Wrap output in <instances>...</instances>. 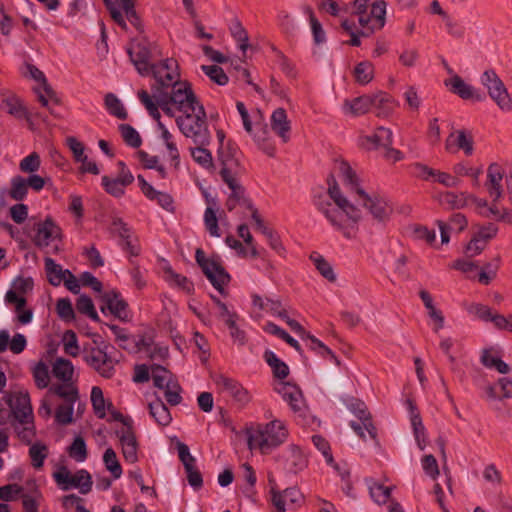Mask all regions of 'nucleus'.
Instances as JSON below:
<instances>
[{"label": "nucleus", "instance_id": "31", "mask_svg": "<svg viewBox=\"0 0 512 512\" xmlns=\"http://www.w3.org/2000/svg\"><path fill=\"white\" fill-rule=\"evenodd\" d=\"M207 208L204 213V223L205 227L208 230L209 234L212 237H220V230L218 226V217L217 212L219 211V207L217 206L214 199L210 198L208 195L206 197Z\"/></svg>", "mask_w": 512, "mask_h": 512}, {"label": "nucleus", "instance_id": "12", "mask_svg": "<svg viewBox=\"0 0 512 512\" xmlns=\"http://www.w3.org/2000/svg\"><path fill=\"white\" fill-rule=\"evenodd\" d=\"M386 6L385 1H376L371 5L370 14L365 12L357 15L358 22L363 28V31H361L363 36H368L384 27Z\"/></svg>", "mask_w": 512, "mask_h": 512}, {"label": "nucleus", "instance_id": "5", "mask_svg": "<svg viewBox=\"0 0 512 512\" xmlns=\"http://www.w3.org/2000/svg\"><path fill=\"white\" fill-rule=\"evenodd\" d=\"M180 131L196 144L207 145L209 143V132L206 121V112L200 104L191 109V114L181 115L176 119Z\"/></svg>", "mask_w": 512, "mask_h": 512}, {"label": "nucleus", "instance_id": "53", "mask_svg": "<svg viewBox=\"0 0 512 512\" xmlns=\"http://www.w3.org/2000/svg\"><path fill=\"white\" fill-rule=\"evenodd\" d=\"M203 146L204 145H199L198 147L191 149V155L193 159L203 168L210 169L213 167L212 155Z\"/></svg>", "mask_w": 512, "mask_h": 512}, {"label": "nucleus", "instance_id": "14", "mask_svg": "<svg viewBox=\"0 0 512 512\" xmlns=\"http://www.w3.org/2000/svg\"><path fill=\"white\" fill-rule=\"evenodd\" d=\"M85 362L90 365L101 377L110 379L115 373V365L117 363L103 349L96 347L91 348L84 356Z\"/></svg>", "mask_w": 512, "mask_h": 512}, {"label": "nucleus", "instance_id": "60", "mask_svg": "<svg viewBox=\"0 0 512 512\" xmlns=\"http://www.w3.org/2000/svg\"><path fill=\"white\" fill-rule=\"evenodd\" d=\"M165 398L171 405H177L181 402L182 398L180 395L181 387L174 379L168 384L164 385Z\"/></svg>", "mask_w": 512, "mask_h": 512}, {"label": "nucleus", "instance_id": "15", "mask_svg": "<svg viewBox=\"0 0 512 512\" xmlns=\"http://www.w3.org/2000/svg\"><path fill=\"white\" fill-rule=\"evenodd\" d=\"M128 54L135 68L141 75H149L153 65L150 64L151 49L146 40L134 41L128 48Z\"/></svg>", "mask_w": 512, "mask_h": 512}, {"label": "nucleus", "instance_id": "35", "mask_svg": "<svg viewBox=\"0 0 512 512\" xmlns=\"http://www.w3.org/2000/svg\"><path fill=\"white\" fill-rule=\"evenodd\" d=\"M367 485L371 498L377 504H385L391 495V487L384 486L383 484L370 478L367 480Z\"/></svg>", "mask_w": 512, "mask_h": 512}, {"label": "nucleus", "instance_id": "46", "mask_svg": "<svg viewBox=\"0 0 512 512\" xmlns=\"http://www.w3.org/2000/svg\"><path fill=\"white\" fill-rule=\"evenodd\" d=\"M264 357L268 365L272 368L275 377L284 379L288 376V366L283 361H281L272 351H266Z\"/></svg>", "mask_w": 512, "mask_h": 512}, {"label": "nucleus", "instance_id": "25", "mask_svg": "<svg viewBox=\"0 0 512 512\" xmlns=\"http://www.w3.org/2000/svg\"><path fill=\"white\" fill-rule=\"evenodd\" d=\"M279 392L282 394L284 400L289 403L294 412H301L305 409L306 404L302 392L297 386L283 383L279 388Z\"/></svg>", "mask_w": 512, "mask_h": 512}, {"label": "nucleus", "instance_id": "11", "mask_svg": "<svg viewBox=\"0 0 512 512\" xmlns=\"http://www.w3.org/2000/svg\"><path fill=\"white\" fill-rule=\"evenodd\" d=\"M486 190L490 192H512V168L506 170L498 162H491L486 169Z\"/></svg>", "mask_w": 512, "mask_h": 512}, {"label": "nucleus", "instance_id": "56", "mask_svg": "<svg viewBox=\"0 0 512 512\" xmlns=\"http://www.w3.org/2000/svg\"><path fill=\"white\" fill-rule=\"evenodd\" d=\"M237 234L240 238L243 239L244 243L249 247L251 257H258L259 251L254 243L249 227L246 224L239 225L237 228Z\"/></svg>", "mask_w": 512, "mask_h": 512}, {"label": "nucleus", "instance_id": "44", "mask_svg": "<svg viewBox=\"0 0 512 512\" xmlns=\"http://www.w3.org/2000/svg\"><path fill=\"white\" fill-rule=\"evenodd\" d=\"M165 279L171 285H174L186 293H191L194 290L193 283L188 280L185 276L176 273L170 267L165 268Z\"/></svg>", "mask_w": 512, "mask_h": 512}, {"label": "nucleus", "instance_id": "7", "mask_svg": "<svg viewBox=\"0 0 512 512\" xmlns=\"http://www.w3.org/2000/svg\"><path fill=\"white\" fill-rule=\"evenodd\" d=\"M471 202L478 213L486 218L501 220L509 213L506 194L471 195Z\"/></svg>", "mask_w": 512, "mask_h": 512}, {"label": "nucleus", "instance_id": "3", "mask_svg": "<svg viewBox=\"0 0 512 512\" xmlns=\"http://www.w3.org/2000/svg\"><path fill=\"white\" fill-rule=\"evenodd\" d=\"M158 105L166 115L175 117L177 111H187L200 103L192 91L191 85L187 81H180L172 86L169 95L159 94Z\"/></svg>", "mask_w": 512, "mask_h": 512}, {"label": "nucleus", "instance_id": "42", "mask_svg": "<svg viewBox=\"0 0 512 512\" xmlns=\"http://www.w3.org/2000/svg\"><path fill=\"white\" fill-rule=\"evenodd\" d=\"M394 100L385 93H380L372 97V106L378 110V116L387 117L392 114L394 109Z\"/></svg>", "mask_w": 512, "mask_h": 512}, {"label": "nucleus", "instance_id": "13", "mask_svg": "<svg viewBox=\"0 0 512 512\" xmlns=\"http://www.w3.org/2000/svg\"><path fill=\"white\" fill-rule=\"evenodd\" d=\"M150 73H152L154 79L159 88H168L180 82V73L178 62L173 58H168L161 61L157 65H153Z\"/></svg>", "mask_w": 512, "mask_h": 512}, {"label": "nucleus", "instance_id": "51", "mask_svg": "<svg viewBox=\"0 0 512 512\" xmlns=\"http://www.w3.org/2000/svg\"><path fill=\"white\" fill-rule=\"evenodd\" d=\"M50 392L63 398L67 403H74L78 399L77 389L69 382L54 386L50 389Z\"/></svg>", "mask_w": 512, "mask_h": 512}, {"label": "nucleus", "instance_id": "21", "mask_svg": "<svg viewBox=\"0 0 512 512\" xmlns=\"http://www.w3.org/2000/svg\"><path fill=\"white\" fill-rule=\"evenodd\" d=\"M9 406L14 417L22 424L32 419V407L27 392H17L11 396Z\"/></svg>", "mask_w": 512, "mask_h": 512}, {"label": "nucleus", "instance_id": "43", "mask_svg": "<svg viewBox=\"0 0 512 512\" xmlns=\"http://www.w3.org/2000/svg\"><path fill=\"white\" fill-rule=\"evenodd\" d=\"M31 464L35 469H41L48 456V447L42 442H36L29 448Z\"/></svg>", "mask_w": 512, "mask_h": 512}, {"label": "nucleus", "instance_id": "38", "mask_svg": "<svg viewBox=\"0 0 512 512\" xmlns=\"http://www.w3.org/2000/svg\"><path fill=\"white\" fill-rule=\"evenodd\" d=\"M52 372L56 378L67 383L72 380L74 366L67 359L57 358L53 363Z\"/></svg>", "mask_w": 512, "mask_h": 512}, {"label": "nucleus", "instance_id": "9", "mask_svg": "<svg viewBox=\"0 0 512 512\" xmlns=\"http://www.w3.org/2000/svg\"><path fill=\"white\" fill-rule=\"evenodd\" d=\"M195 258L211 284L220 293L224 294V286L230 281V276L223 266L217 260L207 258L204 251L200 248L196 250Z\"/></svg>", "mask_w": 512, "mask_h": 512}, {"label": "nucleus", "instance_id": "62", "mask_svg": "<svg viewBox=\"0 0 512 512\" xmlns=\"http://www.w3.org/2000/svg\"><path fill=\"white\" fill-rule=\"evenodd\" d=\"M63 346L66 354L76 357L79 354V346L76 334L72 330H68L63 335Z\"/></svg>", "mask_w": 512, "mask_h": 512}, {"label": "nucleus", "instance_id": "59", "mask_svg": "<svg viewBox=\"0 0 512 512\" xmlns=\"http://www.w3.org/2000/svg\"><path fill=\"white\" fill-rule=\"evenodd\" d=\"M497 233L498 227L493 223H488L486 225L480 226L473 236L481 241L484 245H487L491 239L496 237Z\"/></svg>", "mask_w": 512, "mask_h": 512}, {"label": "nucleus", "instance_id": "52", "mask_svg": "<svg viewBox=\"0 0 512 512\" xmlns=\"http://www.w3.org/2000/svg\"><path fill=\"white\" fill-rule=\"evenodd\" d=\"M32 372L35 384L38 388L44 389L49 385V370L48 366L44 362L37 363Z\"/></svg>", "mask_w": 512, "mask_h": 512}, {"label": "nucleus", "instance_id": "37", "mask_svg": "<svg viewBox=\"0 0 512 512\" xmlns=\"http://www.w3.org/2000/svg\"><path fill=\"white\" fill-rule=\"evenodd\" d=\"M352 412L358 417L363 424L365 430L369 433L372 438L376 437V429L372 424L371 415L367 411L366 406L361 401H356L351 405Z\"/></svg>", "mask_w": 512, "mask_h": 512}, {"label": "nucleus", "instance_id": "20", "mask_svg": "<svg viewBox=\"0 0 512 512\" xmlns=\"http://www.w3.org/2000/svg\"><path fill=\"white\" fill-rule=\"evenodd\" d=\"M112 19L120 25L122 28H126V22L124 20L123 14L117 9L116 5H119L127 19L135 24L138 21L137 13L134 9V0H104Z\"/></svg>", "mask_w": 512, "mask_h": 512}, {"label": "nucleus", "instance_id": "26", "mask_svg": "<svg viewBox=\"0 0 512 512\" xmlns=\"http://www.w3.org/2000/svg\"><path fill=\"white\" fill-rule=\"evenodd\" d=\"M473 137L464 130H458L449 135L446 140L445 148L451 151L453 144L463 150L465 155L470 156L473 153Z\"/></svg>", "mask_w": 512, "mask_h": 512}, {"label": "nucleus", "instance_id": "58", "mask_svg": "<svg viewBox=\"0 0 512 512\" xmlns=\"http://www.w3.org/2000/svg\"><path fill=\"white\" fill-rule=\"evenodd\" d=\"M91 402L95 413L103 418L105 416V399L100 387L94 386L91 390Z\"/></svg>", "mask_w": 512, "mask_h": 512}, {"label": "nucleus", "instance_id": "1", "mask_svg": "<svg viewBox=\"0 0 512 512\" xmlns=\"http://www.w3.org/2000/svg\"><path fill=\"white\" fill-rule=\"evenodd\" d=\"M318 206L329 222L348 240L357 238L356 223L361 217V207L379 221L388 218L392 212L382 194H320Z\"/></svg>", "mask_w": 512, "mask_h": 512}, {"label": "nucleus", "instance_id": "55", "mask_svg": "<svg viewBox=\"0 0 512 512\" xmlns=\"http://www.w3.org/2000/svg\"><path fill=\"white\" fill-rule=\"evenodd\" d=\"M252 303L254 307H257L260 310H267L273 314L278 311V308H281V302L279 300L269 298L264 299L256 294L252 296Z\"/></svg>", "mask_w": 512, "mask_h": 512}, {"label": "nucleus", "instance_id": "34", "mask_svg": "<svg viewBox=\"0 0 512 512\" xmlns=\"http://www.w3.org/2000/svg\"><path fill=\"white\" fill-rule=\"evenodd\" d=\"M255 127H252V133H249L256 142L263 143L270 139V131L267 124L264 123L263 113L258 109L253 115Z\"/></svg>", "mask_w": 512, "mask_h": 512}, {"label": "nucleus", "instance_id": "18", "mask_svg": "<svg viewBox=\"0 0 512 512\" xmlns=\"http://www.w3.org/2000/svg\"><path fill=\"white\" fill-rule=\"evenodd\" d=\"M278 461L282 462L285 470L294 474L303 471L308 463L300 447L295 444L289 445L287 449L278 456Z\"/></svg>", "mask_w": 512, "mask_h": 512}, {"label": "nucleus", "instance_id": "39", "mask_svg": "<svg viewBox=\"0 0 512 512\" xmlns=\"http://www.w3.org/2000/svg\"><path fill=\"white\" fill-rule=\"evenodd\" d=\"M148 408L150 415L159 425L167 426L171 422L170 412L160 399L149 403Z\"/></svg>", "mask_w": 512, "mask_h": 512}, {"label": "nucleus", "instance_id": "27", "mask_svg": "<svg viewBox=\"0 0 512 512\" xmlns=\"http://www.w3.org/2000/svg\"><path fill=\"white\" fill-rule=\"evenodd\" d=\"M272 493V503L276 507L278 512H285V504L289 502L291 504H299L303 496L295 488H288L283 492H277L275 490H271Z\"/></svg>", "mask_w": 512, "mask_h": 512}, {"label": "nucleus", "instance_id": "29", "mask_svg": "<svg viewBox=\"0 0 512 512\" xmlns=\"http://www.w3.org/2000/svg\"><path fill=\"white\" fill-rule=\"evenodd\" d=\"M27 345V340L23 334L17 333L10 339L8 331H0V353L10 349L14 354H19L24 351Z\"/></svg>", "mask_w": 512, "mask_h": 512}, {"label": "nucleus", "instance_id": "17", "mask_svg": "<svg viewBox=\"0 0 512 512\" xmlns=\"http://www.w3.org/2000/svg\"><path fill=\"white\" fill-rule=\"evenodd\" d=\"M35 236L33 242L36 246L43 248L56 240H61L62 231L51 218L35 224Z\"/></svg>", "mask_w": 512, "mask_h": 512}, {"label": "nucleus", "instance_id": "45", "mask_svg": "<svg viewBox=\"0 0 512 512\" xmlns=\"http://www.w3.org/2000/svg\"><path fill=\"white\" fill-rule=\"evenodd\" d=\"M45 269L48 275L49 282L58 286L65 279L66 273L69 270H62L61 266L56 264L51 258L45 259Z\"/></svg>", "mask_w": 512, "mask_h": 512}, {"label": "nucleus", "instance_id": "4", "mask_svg": "<svg viewBox=\"0 0 512 512\" xmlns=\"http://www.w3.org/2000/svg\"><path fill=\"white\" fill-rule=\"evenodd\" d=\"M216 136L219 143L218 159L222 165L220 172L222 180L233 191L245 189L239 175V162L235 157V149L229 142H225V133L222 130H217Z\"/></svg>", "mask_w": 512, "mask_h": 512}, {"label": "nucleus", "instance_id": "33", "mask_svg": "<svg viewBox=\"0 0 512 512\" xmlns=\"http://www.w3.org/2000/svg\"><path fill=\"white\" fill-rule=\"evenodd\" d=\"M438 202L445 209H462L471 202V196L466 194H439Z\"/></svg>", "mask_w": 512, "mask_h": 512}, {"label": "nucleus", "instance_id": "24", "mask_svg": "<svg viewBox=\"0 0 512 512\" xmlns=\"http://www.w3.org/2000/svg\"><path fill=\"white\" fill-rule=\"evenodd\" d=\"M102 300L109 311L120 320H127V303L120 297V294L114 290L106 292Z\"/></svg>", "mask_w": 512, "mask_h": 512}, {"label": "nucleus", "instance_id": "47", "mask_svg": "<svg viewBox=\"0 0 512 512\" xmlns=\"http://www.w3.org/2000/svg\"><path fill=\"white\" fill-rule=\"evenodd\" d=\"M138 97H139L140 101L142 102V104L145 106V108L148 110L149 114L154 119L159 120L160 119V112H159L160 106L158 105L159 94L157 96L152 97L148 94L147 91L140 90L138 92Z\"/></svg>", "mask_w": 512, "mask_h": 512}, {"label": "nucleus", "instance_id": "61", "mask_svg": "<svg viewBox=\"0 0 512 512\" xmlns=\"http://www.w3.org/2000/svg\"><path fill=\"white\" fill-rule=\"evenodd\" d=\"M40 163L39 154L33 152L21 160L19 169L24 173H34L39 169Z\"/></svg>", "mask_w": 512, "mask_h": 512}, {"label": "nucleus", "instance_id": "10", "mask_svg": "<svg viewBox=\"0 0 512 512\" xmlns=\"http://www.w3.org/2000/svg\"><path fill=\"white\" fill-rule=\"evenodd\" d=\"M53 478L64 491L78 488L82 494H87L92 488L91 475L83 469L72 474L67 467L62 466L53 473Z\"/></svg>", "mask_w": 512, "mask_h": 512}, {"label": "nucleus", "instance_id": "8", "mask_svg": "<svg viewBox=\"0 0 512 512\" xmlns=\"http://www.w3.org/2000/svg\"><path fill=\"white\" fill-rule=\"evenodd\" d=\"M481 83L487 89L489 97L502 111L512 109V98L509 95L504 83L493 70H486L481 75Z\"/></svg>", "mask_w": 512, "mask_h": 512}, {"label": "nucleus", "instance_id": "54", "mask_svg": "<svg viewBox=\"0 0 512 512\" xmlns=\"http://www.w3.org/2000/svg\"><path fill=\"white\" fill-rule=\"evenodd\" d=\"M70 457L78 462H83L87 458V449L82 437H76L68 449Z\"/></svg>", "mask_w": 512, "mask_h": 512}, {"label": "nucleus", "instance_id": "49", "mask_svg": "<svg viewBox=\"0 0 512 512\" xmlns=\"http://www.w3.org/2000/svg\"><path fill=\"white\" fill-rule=\"evenodd\" d=\"M103 462L106 469L111 472L114 478L118 479L122 474L121 465L117 459V455L112 448H107L103 455Z\"/></svg>", "mask_w": 512, "mask_h": 512}, {"label": "nucleus", "instance_id": "30", "mask_svg": "<svg viewBox=\"0 0 512 512\" xmlns=\"http://www.w3.org/2000/svg\"><path fill=\"white\" fill-rule=\"evenodd\" d=\"M119 174L115 178L103 177L102 183L107 190H119L127 187L134 180V177L122 162H119Z\"/></svg>", "mask_w": 512, "mask_h": 512}, {"label": "nucleus", "instance_id": "23", "mask_svg": "<svg viewBox=\"0 0 512 512\" xmlns=\"http://www.w3.org/2000/svg\"><path fill=\"white\" fill-rule=\"evenodd\" d=\"M418 295L427 310L429 318L434 324V332H439L444 327L443 313L435 306L432 295L426 289H420Z\"/></svg>", "mask_w": 512, "mask_h": 512}, {"label": "nucleus", "instance_id": "6", "mask_svg": "<svg viewBox=\"0 0 512 512\" xmlns=\"http://www.w3.org/2000/svg\"><path fill=\"white\" fill-rule=\"evenodd\" d=\"M335 168L339 174L340 183L337 182L334 175H330L327 178V192H339L340 190L347 192L365 191L366 187L363 184V180L348 162L344 160L337 161Z\"/></svg>", "mask_w": 512, "mask_h": 512}, {"label": "nucleus", "instance_id": "57", "mask_svg": "<svg viewBox=\"0 0 512 512\" xmlns=\"http://www.w3.org/2000/svg\"><path fill=\"white\" fill-rule=\"evenodd\" d=\"M201 68L204 73L218 85H225L228 82V77L221 67L216 65H203Z\"/></svg>", "mask_w": 512, "mask_h": 512}, {"label": "nucleus", "instance_id": "63", "mask_svg": "<svg viewBox=\"0 0 512 512\" xmlns=\"http://www.w3.org/2000/svg\"><path fill=\"white\" fill-rule=\"evenodd\" d=\"M77 310L80 313L87 314L90 318L97 320L98 314L95 311L91 298L86 295H81L76 303Z\"/></svg>", "mask_w": 512, "mask_h": 512}, {"label": "nucleus", "instance_id": "48", "mask_svg": "<svg viewBox=\"0 0 512 512\" xmlns=\"http://www.w3.org/2000/svg\"><path fill=\"white\" fill-rule=\"evenodd\" d=\"M105 105L112 115L119 119H126L127 111L124 108L120 99L116 95L108 93L105 96Z\"/></svg>", "mask_w": 512, "mask_h": 512}, {"label": "nucleus", "instance_id": "40", "mask_svg": "<svg viewBox=\"0 0 512 512\" xmlns=\"http://www.w3.org/2000/svg\"><path fill=\"white\" fill-rule=\"evenodd\" d=\"M353 75L358 84L366 85L374 78V65L369 61H362L354 67Z\"/></svg>", "mask_w": 512, "mask_h": 512}, {"label": "nucleus", "instance_id": "32", "mask_svg": "<svg viewBox=\"0 0 512 512\" xmlns=\"http://www.w3.org/2000/svg\"><path fill=\"white\" fill-rule=\"evenodd\" d=\"M446 85L450 87V90L453 93L457 94L462 99H480L478 95H475L472 86L465 83L464 80L458 75H453L451 78H449L446 81Z\"/></svg>", "mask_w": 512, "mask_h": 512}, {"label": "nucleus", "instance_id": "2", "mask_svg": "<svg viewBox=\"0 0 512 512\" xmlns=\"http://www.w3.org/2000/svg\"><path fill=\"white\" fill-rule=\"evenodd\" d=\"M247 435L249 449H259L262 454H269L285 442L288 430L282 421L275 419L248 430Z\"/></svg>", "mask_w": 512, "mask_h": 512}, {"label": "nucleus", "instance_id": "64", "mask_svg": "<svg viewBox=\"0 0 512 512\" xmlns=\"http://www.w3.org/2000/svg\"><path fill=\"white\" fill-rule=\"evenodd\" d=\"M27 70H28V74L29 76L34 79L35 81H37L38 83L41 84L43 90L45 91V93L52 97L54 95V91L53 89L49 86V84L47 83V80H46V77L45 75L43 74L42 71H40L37 67H35L34 65H28L27 66Z\"/></svg>", "mask_w": 512, "mask_h": 512}, {"label": "nucleus", "instance_id": "41", "mask_svg": "<svg viewBox=\"0 0 512 512\" xmlns=\"http://www.w3.org/2000/svg\"><path fill=\"white\" fill-rule=\"evenodd\" d=\"M229 30L232 37L238 42L241 51L245 53L249 47V36L242 22L235 18L232 20Z\"/></svg>", "mask_w": 512, "mask_h": 512}, {"label": "nucleus", "instance_id": "28", "mask_svg": "<svg viewBox=\"0 0 512 512\" xmlns=\"http://www.w3.org/2000/svg\"><path fill=\"white\" fill-rule=\"evenodd\" d=\"M372 107V97L364 95L353 99H346L342 104L345 114L359 116L367 113Z\"/></svg>", "mask_w": 512, "mask_h": 512}, {"label": "nucleus", "instance_id": "50", "mask_svg": "<svg viewBox=\"0 0 512 512\" xmlns=\"http://www.w3.org/2000/svg\"><path fill=\"white\" fill-rule=\"evenodd\" d=\"M151 377L154 385L160 389H164V385L173 380L172 374L166 368L155 364L151 366Z\"/></svg>", "mask_w": 512, "mask_h": 512}, {"label": "nucleus", "instance_id": "16", "mask_svg": "<svg viewBox=\"0 0 512 512\" xmlns=\"http://www.w3.org/2000/svg\"><path fill=\"white\" fill-rule=\"evenodd\" d=\"M393 132L390 128L379 126L370 133H362L359 136V145L368 151L377 150L380 147L392 145Z\"/></svg>", "mask_w": 512, "mask_h": 512}, {"label": "nucleus", "instance_id": "22", "mask_svg": "<svg viewBox=\"0 0 512 512\" xmlns=\"http://www.w3.org/2000/svg\"><path fill=\"white\" fill-rule=\"evenodd\" d=\"M271 130L284 142L290 139L291 122L283 108L275 109L270 116Z\"/></svg>", "mask_w": 512, "mask_h": 512}, {"label": "nucleus", "instance_id": "36", "mask_svg": "<svg viewBox=\"0 0 512 512\" xmlns=\"http://www.w3.org/2000/svg\"><path fill=\"white\" fill-rule=\"evenodd\" d=\"M310 259L322 277H324L330 283L336 282L337 276L332 265L322 255L313 253L310 256Z\"/></svg>", "mask_w": 512, "mask_h": 512}, {"label": "nucleus", "instance_id": "19", "mask_svg": "<svg viewBox=\"0 0 512 512\" xmlns=\"http://www.w3.org/2000/svg\"><path fill=\"white\" fill-rule=\"evenodd\" d=\"M116 435L119 438L122 455L126 461L135 463L138 460V442L131 425H126L116 430Z\"/></svg>", "mask_w": 512, "mask_h": 512}]
</instances>
